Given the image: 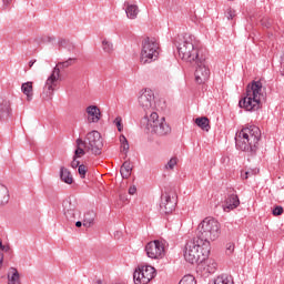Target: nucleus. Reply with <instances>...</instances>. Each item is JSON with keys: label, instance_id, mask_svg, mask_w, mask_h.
I'll return each instance as SVG.
<instances>
[{"label": "nucleus", "instance_id": "f257e3e1", "mask_svg": "<svg viewBox=\"0 0 284 284\" xmlns=\"http://www.w3.org/2000/svg\"><path fill=\"white\" fill-rule=\"evenodd\" d=\"M258 141H261V129L256 125H248L236 134L235 145L237 150L254 155L258 150Z\"/></svg>", "mask_w": 284, "mask_h": 284}, {"label": "nucleus", "instance_id": "f03ea898", "mask_svg": "<svg viewBox=\"0 0 284 284\" xmlns=\"http://www.w3.org/2000/svg\"><path fill=\"white\" fill-rule=\"evenodd\" d=\"M265 95L263 94V82L253 81L246 87L245 95L240 100L239 106L246 112H256L263 108Z\"/></svg>", "mask_w": 284, "mask_h": 284}, {"label": "nucleus", "instance_id": "7ed1b4c3", "mask_svg": "<svg viewBox=\"0 0 284 284\" xmlns=\"http://www.w3.org/2000/svg\"><path fill=\"white\" fill-rule=\"evenodd\" d=\"M211 250L212 246H210V243H203V241H199L194 237L185 245L184 258L187 263H191V265L204 263V261H207Z\"/></svg>", "mask_w": 284, "mask_h": 284}, {"label": "nucleus", "instance_id": "20e7f679", "mask_svg": "<svg viewBox=\"0 0 284 284\" xmlns=\"http://www.w3.org/2000/svg\"><path fill=\"white\" fill-rule=\"evenodd\" d=\"M178 52L181 60L186 61V63H195L201 57H204L199 45H196V38L187 33H185L181 42H179Z\"/></svg>", "mask_w": 284, "mask_h": 284}, {"label": "nucleus", "instance_id": "39448f33", "mask_svg": "<svg viewBox=\"0 0 284 284\" xmlns=\"http://www.w3.org/2000/svg\"><path fill=\"white\" fill-rule=\"evenodd\" d=\"M221 234V227L219 221L212 217H205L197 226L196 240L202 243H210V241H216Z\"/></svg>", "mask_w": 284, "mask_h": 284}, {"label": "nucleus", "instance_id": "423d86ee", "mask_svg": "<svg viewBox=\"0 0 284 284\" xmlns=\"http://www.w3.org/2000/svg\"><path fill=\"white\" fill-rule=\"evenodd\" d=\"M144 123H146V130L152 134H158V136H165L172 132V128L165 122V118L159 119V113L156 112H152L150 118L145 115Z\"/></svg>", "mask_w": 284, "mask_h": 284}, {"label": "nucleus", "instance_id": "0eeeda50", "mask_svg": "<svg viewBox=\"0 0 284 284\" xmlns=\"http://www.w3.org/2000/svg\"><path fill=\"white\" fill-rule=\"evenodd\" d=\"M156 59H159V42H156V38H144L140 55L141 63L145 65V63H152Z\"/></svg>", "mask_w": 284, "mask_h": 284}, {"label": "nucleus", "instance_id": "6e6552de", "mask_svg": "<svg viewBox=\"0 0 284 284\" xmlns=\"http://www.w3.org/2000/svg\"><path fill=\"white\" fill-rule=\"evenodd\" d=\"M84 150L87 152H91L95 156L101 154V150H103V138H101V133L99 131H91L87 134L83 140Z\"/></svg>", "mask_w": 284, "mask_h": 284}, {"label": "nucleus", "instance_id": "1a4fd4ad", "mask_svg": "<svg viewBox=\"0 0 284 284\" xmlns=\"http://www.w3.org/2000/svg\"><path fill=\"white\" fill-rule=\"evenodd\" d=\"M61 77V69L54 67L52 70V73L47 79V82L44 84L41 99L42 101H52V97H54V88H57V82L59 81V78Z\"/></svg>", "mask_w": 284, "mask_h": 284}, {"label": "nucleus", "instance_id": "9d476101", "mask_svg": "<svg viewBox=\"0 0 284 284\" xmlns=\"http://www.w3.org/2000/svg\"><path fill=\"white\" fill-rule=\"evenodd\" d=\"M176 189L170 187L161 196L160 210L164 214H172L173 210H176Z\"/></svg>", "mask_w": 284, "mask_h": 284}, {"label": "nucleus", "instance_id": "9b49d317", "mask_svg": "<svg viewBox=\"0 0 284 284\" xmlns=\"http://www.w3.org/2000/svg\"><path fill=\"white\" fill-rule=\"evenodd\" d=\"M156 276V270L152 266H142L134 271L133 281L135 284H148Z\"/></svg>", "mask_w": 284, "mask_h": 284}, {"label": "nucleus", "instance_id": "f8f14e48", "mask_svg": "<svg viewBox=\"0 0 284 284\" xmlns=\"http://www.w3.org/2000/svg\"><path fill=\"white\" fill-rule=\"evenodd\" d=\"M196 64L195 68V82L199 85L205 83L210 79V68L207 67V61H205V55H201V58L193 62Z\"/></svg>", "mask_w": 284, "mask_h": 284}, {"label": "nucleus", "instance_id": "ddd939ff", "mask_svg": "<svg viewBox=\"0 0 284 284\" xmlns=\"http://www.w3.org/2000/svg\"><path fill=\"white\" fill-rule=\"evenodd\" d=\"M145 252L149 258H163L165 256V244L159 240L151 241L146 244Z\"/></svg>", "mask_w": 284, "mask_h": 284}, {"label": "nucleus", "instance_id": "4468645a", "mask_svg": "<svg viewBox=\"0 0 284 284\" xmlns=\"http://www.w3.org/2000/svg\"><path fill=\"white\" fill-rule=\"evenodd\" d=\"M63 212L69 223H74V221H77V216H80L81 214V212L77 210V202L72 201H67L63 203Z\"/></svg>", "mask_w": 284, "mask_h": 284}, {"label": "nucleus", "instance_id": "2eb2a0df", "mask_svg": "<svg viewBox=\"0 0 284 284\" xmlns=\"http://www.w3.org/2000/svg\"><path fill=\"white\" fill-rule=\"evenodd\" d=\"M240 205L241 200H239V195L234 191H230L223 204L224 212H232V210H236Z\"/></svg>", "mask_w": 284, "mask_h": 284}, {"label": "nucleus", "instance_id": "dca6fc26", "mask_svg": "<svg viewBox=\"0 0 284 284\" xmlns=\"http://www.w3.org/2000/svg\"><path fill=\"white\" fill-rule=\"evenodd\" d=\"M139 105L143 108V110H150L152 108V103H154V91L146 89L138 99Z\"/></svg>", "mask_w": 284, "mask_h": 284}, {"label": "nucleus", "instance_id": "f3484780", "mask_svg": "<svg viewBox=\"0 0 284 284\" xmlns=\"http://www.w3.org/2000/svg\"><path fill=\"white\" fill-rule=\"evenodd\" d=\"M12 116V106L10 102L0 98V123H6Z\"/></svg>", "mask_w": 284, "mask_h": 284}, {"label": "nucleus", "instance_id": "a211bd4d", "mask_svg": "<svg viewBox=\"0 0 284 284\" xmlns=\"http://www.w3.org/2000/svg\"><path fill=\"white\" fill-rule=\"evenodd\" d=\"M87 114L89 115V123H99L101 121V109L97 105H89L87 108Z\"/></svg>", "mask_w": 284, "mask_h": 284}, {"label": "nucleus", "instance_id": "6ab92c4d", "mask_svg": "<svg viewBox=\"0 0 284 284\" xmlns=\"http://www.w3.org/2000/svg\"><path fill=\"white\" fill-rule=\"evenodd\" d=\"M60 179L67 185H72L74 183V178H72V173L65 166L60 168Z\"/></svg>", "mask_w": 284, "mask_h": 284}, {"label": "nucleus", "instance_id": "aec40b11", "mask_svg": "<svg viewBox=\"0 0 284 284\" xmlns=\"http://www.w3.org/2000/svg\"><path fill=\"white\" fill-rule=\"evenodd\" d=\"M125 8V13L128 19H136L139 17V6L136 4H130V2L125 1L124 2Z\"/></svg>", "mask_w": 284, "mask_h": 284}, {"label": "nucleus", "instance_id": "412c9836", "mask_svg": "<svg viewBox=\"0 0 284 284\" xmlns=\"http://www.w3.org/2000/svg\"><path fill=\"white\" fill-rule=\"evenodd\" d=\"M10 201V191H8V187L3 184H0V207L2 205H8V202Z\"/></svg>", "mask_w": 284, "mask_h": 284}, {"label": "nucleus", "instance_id": "4be33fe9", "mask_svg": "<svg viewBox=\"0 0 284 284\" xmlns=\"http://www.w3.org/2000/svg\"><path fill=\"white\" fill-rule=\"evenodd\" d=\"M120 174L122 179H130L132 176V164L130 161H125L120 168Z\"/></svg>", "mask_w": 284, "mask_h": 284}, {"label": "nucleus", "instance_id": "5701e85b", "mask_svg": "<svg viewBox=\"0 0 284 284\" xmlns=\"http://www.w3.org/2000/svg\"><path fill=\"white\" fill-rule=\"evenodd\" d=\"M195 124L197 128H201V130H204V132H210V119L207 116L196 118Z\"/></svg>", "mask_w": 284, "mask_h": 284}, {"label": "nucleus", "instance_id": "b1692460", "mask_svg": "<svg viewBox=\"0 0 284 284\" xmlns=\"http://www.w3.org/2000/svg\"><path fill=\"white\" fill-rule=\"evenodd\" d=\"M33 87H32V82H24L21 85V91L26 94L27 97V101H32V93Z\"/></svg>", "mask_w": 284, "mask_h": 284}, {"label": "nucleus", "instance_id": "393cba45", "mask_svg": "<svg viewBox=\"0 0 284 284\" xmlns=\"http://www.w3.org/2000/svg\"><path fill=\"white\" fill-rule=\"evenodd\" d=\"M75 143H77V149H75V151H74V158L75 159H81L82 156H85V150H83V148H81V145H83L84 146V142H83V140L81 139V138H79L77 141H75Z\"/></svg>", "mask_w": 284, "mask_h": 284}, {"label": "nucleus", "instance_id": "a878e982", "mask_svg": "<svg viewBox=\"0 0 284 284\" xmlns=\"http://www.w3.org/2000/svg\"><path fill=\"white\" fill-rule=\"evenodd\" d=\"M214 284H234V278L232 275H221L215 278Z\"/></svg>", "mask_w": 284, "mask_h": 284}, {"label": "nucleus", "instance_id": "bb28decb", "mask_svg": "<svg viewBox=\"0 0 284 284\" xmlns=\"http://www.w3.org/2000/svg\"><path fill=\"white\" fill-rule=\"evenodd\" d=\"M10 274H8L9 284H17V282H19V271H17L14 267H11Z\"/></svg>", "mask_w": 284, "mask_h": 284}, {"label": "nucleus", "instance_id": "cd10ccee", "mask_svg": "<svg viewBox=\"0 0 284 284\" xmlns=\"http://www.w3.org/2000/svg\"><path fill=\"white\" fill-rule=\"evenodd\" d=\"M102 49H103V52H106V54H112V52H114V44H112V42L108 40H103Z\"/></svg>", "mask_w": 284, "mask_h": 284}, {"label": "nucleus", "instance_id": "c85d7f7f", "mask_svg": "<svg viewBox=\"0 0 284 284\" xmlns=\"http://www.w3.org/2000/svg\"><path fill=\"white\" fill-rule=\"evenodd\" d=\"M179 284H196V278L193 275H184Z\"/></svg>", "mask_w": 284, "mask_h": 284}, {"label": "nucleus", "instance_id": "c756f323", "mask_svg": "<svg viewBox=\"0 0 284 284\" xmlns=\"http://www.w3.org/2000/svg\"><path fill=\"white\" fill-rule=\"evenodd\" d=\"M77 61V58H69L67 61L59 62L55 68H70Z\"/></svg>", "mask_w": 284, "mask_h": 284}, {"label": "nucleus", "instance_id": "7c9ffc66", "mask_svg": "<svg viewBox=\"0 0 284 284\" xmlns=\"http://www.w3.org/2000/svg\"><path fill=\"white\" fill-rule=\"evenodd\" d=\"M120 143L123 152H128L130 150V143H128V138H125V135H120Z\"/></svg>", "mask_w": 284, "mask_h": 284}, {"label": "nucleus", "instance_id": "2f4dec72", "mask_svg": "<svg viewBox=\"0 0 284 284\" xmlns=\"http://www.w3.org/2000/svg\"><path fill=\"white\" fill-rule=\"evenodd\" d=\"M78 173L81 179H85V174H88V166H85L84 164H80V166L78 168Z\"/></svg>", "mask_w": 284, "mask_h": 284}, {"label": "nucleus", "instance_id": "473e14b6", "mask_svg": "<svg viewBox=\"0 0 284 284\" xmlns=\"http://www.w3.org/2000/svg\"><path fill=\"white\" fill-rule=\"evenodd\" d=\"M283 212H284L283 206L276 205L273 207L272 214L273 216H281Z\"/></svg>", "mask_w": 284, "mask_h": 284}, {"label": "nucleus", "instance_id": "72a5a7b5", "mask_svg": "<svg viewBox=\"0 0 284 284\" xmlns=\"http://www.w3.org/2000/svg\"><path fill=\"white\" fill-rule=\"evenodd\" d=\"M225 17L230 21L236 17V11H234L232 8H229L225 12Z\"/></svg>", "mask_w": 284, "mask_h": 284}, {"label": "nucleus", "instance_id": "f704fd0d", "mask_svg": "<svg viewBox=\"0 0 284 284\" xmlns=\"http://www.w3.org/2000/svg\"><path fill=\"white\" fill-rule=\"evenodd\" d=\"M114 123L118 128V131L123 132V120L121 119V116H116Z\"/></svg>", "mask_w": 284, "mask_h": 284}, {"label": "nucleus", "instance_id": "c9c22d12", "mask_svg": "<svg viewBox=\"0 0 284 284\" xmlns=\"http://www.w3.org/2000/svg\"><path fill=\"white\" fill-rule=\"evenodd\" d=\"M70 44V40L67 39H60L58 42L59 45V50H61V48H68V45Z\"/></svg>", "mask_w": 284, "mask_h": 284}, {"label": "nucleus", "instance_id": "e433bc0d", "mask_svg": "<svg viewBox=\"0 0 284 284\" xmlns=\"http://www.w3.org/2000/svg\"><path fill=\"white\" fill-rule=\"evenodd\" d=\"M174 165H176V158H172L165 165L166 170H174Z\"/></svg>", "mask_w": 284, "mask_h": 284}, {"label": "nucleus", "instance_id": "4c0bfd02", "mask_svg": "<svg viewBox=\"0 0 284 284\" xmlns=\"http://www.w3.org/2000/svg\"><path fill=\"white\" fill-rule=\"evenodd\" d=\"M92 223H94V217H84V221H83V226L84 227H90L92 225Z\"/></svg>", "mask_w": 284, "mask_h": 284}, {"label": "nucleus", "instance_id": "58836bf2", "mask_svg": "<svg viewBox=\"0 0 284 284\" xmlns=\"http://www.w3.org/2000/svg\"><path fill=\"white\" fill-rule=\"evenodd\" d=\"M234 252V243L226 244V254H232Z\"/></svg>", "mask_w": 284, "mask_h": 284}, {"label": "nucleus", "instance_id": "ea45409f", "mask_svg": "<svg viewBox=\"0 0 284 284\" xmlns=\"http://www.w3.org/2000/svg\"><path fill=\"white\" fill-rule=\"evenodd\" d=\"M78 158L73 156V161L71 162V168L75 170V168H79L81 165V162L77 160Z\"/></svg>", "mask_w": 284, "mask_h": 284}, {"label": "nucleus", "instance_id": "a19ab883", "mask_svg": "<svg viewBox=\"0 0 284 284\" xmlns=\"http://www.w3.org/2000/svg\"><path fill=\"white\" fill-rule=\"evenodd\" d=\"M75 48L77 47L74 45V43L69 42V44L67 45L65 50H68V52H74Z\"/></svg>", "mask_w": 284, "mask_h": 284}, {"label": "nucleus", "instance_id": "79ce46f5", "mask_svg": "<svg viewBox=\"0 0 284 284\" xmlns=\"http://www.w3.org/2000/svg\"><path fill=\"white\" fill-rule=\"evenodd\" d=\"M2 2H3L2 8H3V10H6L8 8V6H10V3H12V0H2Z\"/></svg>", "mask_w": 284, "mask_h": 284}, {"label": "nucleus", "instance_id": "37998d69", "mask_svg": "<svg viewBox=\"0 0 284 284\" xmlns=\"http://www.w3.org/2000/svg\"><path fill=\"white\" fill-rule=\"evenodd\" d=\"M43 41L44 42L47 41V43H52V41H57V38L55 37H47V38H44Z\"/></svg>", "mask_w": 284, "mask_h": 284}, {"label": "nucleus", "instance_id": "c03bdc74", "mask_svg": "<svg viewBox=\"0 0 284 284\" xmlns=\"http://www.w3.org/2000/svg\"><path fill=\"white\" fill-rule=\"evenodd\" d=\"M129 194H131V195H134V194H136V186H130L129 187Z\"/></svg>", "mask_w": 284, "mask_h": 284}, {"label": "nucleus", "instance_id": "a18cd8bd", "mask_svg": "<svg viewBox=\"0 0 284 284\" xmlns=\"http://www.w3.org/2000/svg\"><path fill=\"white\" fill-rule=\"evenodd\" d=\"M281 73L284 74V55L281 57Z\"/></svg>", "mask_w": 284, "mask_h": 284}, {"label": "nucleus", "instance_id": "49530a36", "mask_svg": "<svg viewBox=\"0 0 284 284\" xmlns=\"http://www.w3.org/2000/svg\"><path fill=\"white\" fill-rule=\"evenodd\" d=\"M1 252H6V253H8V252H10V247L7 245H3L2 246V248H1Z\"/></svg>", "mask_w": 284, "mask_h": 284}, {"label": "nucleus", "instance_id": "de8ad7c7", "mask_svg": "<svg viewBox=\"0 0 284 284\" xmlns=\"http://www.w3.org/2000/svg\"><path fill=\"white\" fill-rule=\"evenodd\" d=\"M3 267V254L0 253V270Z\"/></svg>", "mask_w": 284, "mask_h": 284}, {"label": "nucleus", "instance_id": "09e8293b", "mask_svg": "<svg viewBox=\"0 0 284 284\" xmlns=\"http://www.w3.org/2000/svg\"><path fill=\"white\" fill-rule=\"evenodd\" d=\"M82 226H83V222L81 221L75 222V227H82Z\"/></svg>", "mask_w": 284, "mask_h": 284}, {"label": "nucleus", "instance_id": "8fccbe9b", "mask_svg": "<svg viewBox=\"0 0 284 284\" xmlns=\"http://www.w3.org/2000/svg\"><path fill=\"white\" fill-rule=\"evenodd\" d=\"M34 63H37V60H31V61L29 62V68H32V65H34Z\"/></svg>", "mask_w": 284, "mask_h": 284}, {"label": "nucleus", "instance_id": "3c124183", "mask_svg": "<svg viewBox=\"0 0 284 284\" xmlns=\"http://www.w3.org/2000/svg\"><path fill=\"white\" fill-rule=\"evenodd\" d=\"M251 174H252V173H251L250 171H246L244 179H250Z\"/></svg>", "mask_w": 284, "mask_h": 284}, {"label": "nucleus", "instance_id": "603ef678", "mask_svg": "<svg viewBox=\"0 0 284 284\" xmlns=\"http://www.w3.org/2000/svg\"><path fill=\"white\" fill-rule=\"evenodd\" d=\"M3 248V242L0 240V250Z\"/></svg>", "mask_w": 284, "mask_h": 284}, {"label": "nucleus", "instance_id": "864d4df0", "mask_svg": "<svg viewBox=\"0 0 284 284\" xmlns=\"http://www.w3.org/2000/svg\"><path fill=\"white\" fill-rule=\"evenodd\" d=\"M95 284H103V281L98 280V281L95 282Z\"/></svg>", "mask_w": 284, "mask_h": 284}, {"label": "nucleus", "instance_id": "5fc2aeb1", "mask_svg": "<svg viewBox=\"0 0 284 284\" xmlns=\"http://www.w3.org/2000/svg\"><path fill=\"white\" fill-rule=\"evenodd\" d=\"M90 214H92L91 212H88L87 214H85V216H90Z\"/></svg>", "mask_w": 284, "mask_h": 284}, {"label": "nucleus", "instance_id": "6e6d98bb", "mask_svg": "<svg viewBox=\"0 0 284 284\" xmlns=\"http://www.w3.org/2000/svg\"><path fill=\"white\" fill-rule=\"evenodd\" d=\"M121 199L123 200V195H121Z\"/></svg>", "mask_w": 284, "mask_h": 284}]
</instances>
